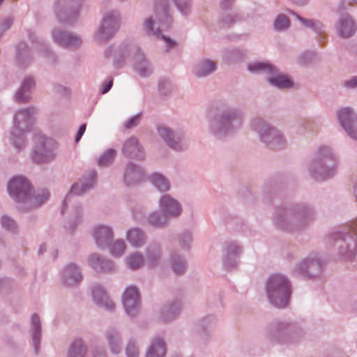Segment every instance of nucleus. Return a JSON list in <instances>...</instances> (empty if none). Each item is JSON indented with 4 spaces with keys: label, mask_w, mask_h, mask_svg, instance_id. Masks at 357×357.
Returning <instances> with one entry per match:
<instances>
[{
    "label": "nucleus",
    "mask_w": 357,
    "mask_h": 357,
    "mask_svg": "<svg viewBox=\"0 0 357 357\" xmlns=\"http://www.w3.org/2000/svg\"><path fill=\"white\" fill-rule=\"evenodd\" d=\"M30 190L29 183L22 176L13 178L8 185L10 195L17 201L24 202L30 199L31 204L34 206H38L49 199L50 194L47 191L43 192L42 195L34 198H29Z\"/></svg>",
    "instance_id": "2"
},
{
    "label": "nucleus",
    "mask_w": 357,
    "mask_h": 357,
    "mask_svg": "<svg viewBox=\"0 0 357 357\" xmlns=\"http://www.w3.org/2000/svg\"><path fill=\"white\" fill-rule=\"evenodd\" d=\"M248 69L251 72H258L261 70H266L269 73H272L273 71V68L271 65L268 63H255L250 64L248 66Z\"/></svg>",
    "instance_id": "24"
},
{
    "label": "nucleus",
    "mask_w": 357,
    "mask_h": 357,
    "mask_svg": "<svg viewBox=\"0 0 357 357\" xmlns=\"http://www.w3.org/2000/svg\"><path fill=\"white\" fill-rule=\"evenodd\" d=\"M128 239L134 246H139L144 243V236L139 229H131L128 232Z\"/></svg>",
    "instance_id": "17"
},
{
    "label": "nucleus",
    "mask_w": 357,
    "mask_h": 357,
    "mask_svg": "<svg viewBox=\"0 0 357 357\" xmlns=\"http://www.w3.org/2000/svg\"><path fill=\"white\" fill-rule=\"evenodd\" d=\"M269 82L272 85L280 88H289L291 87L293 85L291 80L287 77L282 75H279L275 77L270 78Z\"/></svg>",
    "instance_id": "15"
},
{
    "label": "nucleus",
    "mask_w": 357,
    "mask_h": 357,
    "mask_svg": "<svg viewBox=\"0 0 357 357\" xmlns=\"http://www.w3.org/2000/svg\"><path fill=\"white\" fill-rule=\"evenodd\" d=\"M118 24L116 15L112 13L105 17L101 29L97 35L98 39L100 40L108 39L117 29Z\"/></svg>",
    "instance_id": "4"
},
{
    "label": "nucleus",
    "mask_w": 357,
    "mask_h": 357,
    "mask_svg": "<svg viewBox=\"0 0 357 357\" xmlns=\"http://www.w3.org/2000/svg\"><path fill=\"white\" fill-rule=\"evenodd\" d=\"M351 112L349 108H344L340 111L338 114L339 120L342 126V127L345 129L347 133L353 138L357 139V133L356 132L351 131Z\"/></svg>",
    "instance_id": "8"
},
{
    "label": "nucleus",
    "mask_w": 357,
    "mask_h": 357,
    "mask_svg": "<svg viewBox=\"0 0 357 357\" xmlns=\"http://www.w3.org/2000/svg\"><path fill=\"white\" fill-rule=\"evenodd\" d=\"M153 22L151 19H148L146 21L145 25L147 30H151L153 28Z\"/></svg>",
    "instance_id": "43"
},
{
    "label": "nucleus",
    "mask_w": 357,
    "mask_h": 357,
    "mask_svg": "<svg viewBox=\"0 0 357 357\" xmlns=\"http://www.w3.org/2000/svg\"><path fill=\"white\" fill-rule=\"evenodd\" d=\"M107 339L112 351L114 354H118L121 350V347L119 344L117 334L115 332L110 333L107 335Z\"/></svg>",
    "instance_id": "21"
},
{
    "label": "nucleus",
    "mask_w": 357,
    "mask_h": 357,
    "mask_svg": "<svg viewBox=\"0 0 357 357\" xmlns=\"http://www.w3.org/2000/svg\"><path fill=\"white\" fill-rule=\"evenodd\" d=\"M28 115H29V110L25 109L23 111H20L18 113L16 114L15 116V130L20 129V125H19V120L21 117H26Z\"/></svg>",
    "instance_id": "31"
},
{
    "label": "nucleus",
    "mask_w": 357,
    "mask_h": 357,
    "mask_svg": "<svg viewBox=\"0 0 357 357\" xmlns=\"http://www.w3.org/2000/svg\"><path fill=\"white\" fill-rule=\"evenodd\" d=\"M3 1V0H0V4L2 3V1Z\"/></svg>",
    "instance_id": "46"
},
{
    "label": "nucleus",
    "mask_w": 357,
    "mask_h": 357,
    "mask_svg": "<svg viewBox=\"0 0 357 357\" xmlns=\"http://www.w3.org/2000/svg\"><path fill=\"white\" fill-rule=\"evenodd\" d=\"M85 130H86V124H83L80 126L78 132H77V136L75 137V142H78L79 141V139H81L82 136L83 135L84 132H85Z\"/></svg>",
    "instance_id": "37"
},
{
    "label": "nucleus",
    "mask_w": 357,
    "mask_h": 357,
    "mask_svg": "<svg viewBox=\"0 0 357 357\" xmlns=\"http://www.w3.org/2000/svg\"><path fill=\"white\" fill-rule=\"evenodd\" d=\"M215 68V63L211 61H206L203 63L202 69L197 73L199 76H205L212 73Z\"/></svg>",
    "instance_id": "26"
},
{
    "label": "nucleus",
    "mask_w": 357,
    "mask_h": 357,
    "mask_svg": "<svg viewBox=\"0 0 357 357\" xmlns=\"http://www.w3.org/2000/svg\"><path fill=\"white\" fill-rule=\"evenodd\" d=\"M126 249L123 241H116L112 246L111 252L114 256L122 255Z\"/></svg>",
    "instance_id": "28"
},
{
    "label": "nucleus",
    "mask_w": 357,
    "mask_h": 357,
    "mask_svg": "<svg viewBox=\"0 0 357 357\" xmlns=\"http://www.w3.org/2000/svg\"><path fill=\"white\" fill-rule=\"evenodd\" d=\"M93 235L97 245L100 248H104L110 241L112 233L110 228L105 226H99L95 229Z\"/></svg>",
    "instance_id": "7"
},
{
    "label": "nucleus",
    "mask_w": 357,
    "mask_h": 357,
    "mask_svg": "<svg viewBox=\"0 0 357 357\" xmlns=\"http://www.w3.org/2000/svg\"><path fill=\"white\" fill-rule=\"evenodd\" d=\"M165 353L164 342L160 339H157L151 345L146 357H164Z\"/></svg>",
    "instance_id": "12"
},
{
    "label": "nucleus",
    "mask_w": 357,
    "mask_h": 357,
    "mask_svg": "<svg viewBox=\"0 0 357 357\" xmlns=\"http://www.w3.org/2000/svg\"><path fill=\"white\" fill-rule=\"evenodd\" d=\"M266 294L272 305L278 307L287 306L291 294L287 278L280 274L271 275L266 282Z\"/></svg>",
    "instance_id": "1"
},
{
    "label": "nucleus",
    "mask_w": 357,
    "mask_h": 357,
    "mask_svg": "<svg viewBox=\"0 0 357 357\" xmlns=\"http://www.w3.org/2000/svg\"><path fill=\"white\" fill-rule=\"evenodd\" d=\"M54 38L63 46H73L79 44V40L68 33L61 31H55L53 33Z\"/></svg>",
    "instance_id": "10"
},
{
    "label": "nucleus",
    "mask_w": 357,
    "mask_h": 357,
    "mask_svg": "<svg viewBox=\"0 0 357 357\" xmlns=\"http://www.w3.org/2000/svg\"><path fill=\"white\" fill-rule=\"evenodd\" d=\"M33 84H34L33 80L32 79H31V78L26 79L23 82L21 89L20 90L19 92L17 93V94L15 96L16 100L22 101V102H25V101L28 100L29 96H26V95L24 96V93H26V91L31 86L33 85Z\"/></svg>",
    "instance_id": "19"
},
{
    "label": "nucleus",
    "mask_w": 357,
    "mask_h": 357,
    "mask_svg": "<svg viewBox=\"0 0 357 357\" xmlns=\"http://www.w3.org/2000/svg\"><path fill=\"white\" fill-rule=\"evenodd\" d=\"M42 249H43V248L41 247L40 249V252H43Z\"/></svg>",
    "instance_id": "45"
},
{
    "label": "nucleus",
    "mask_w": 357,
    "mask_h": 357,
    "mask_svg": "<svg viewBox=\"0 0 357 357\" xmlns=\"http://www.w3.org/2000/svg\"><path fill=\"white\" fill-rule=\"evenodd\" d=\"M289 25V19L284 15H280L275 22V27L278 30H282Z\"/></svg>",
    "instance_id": "29"
},
{
    "label": "nucleus",
    "mask_w": 357,
    "mask_h": 357,
    "mask_svg": "<svg viewBox=\"0 0 357 357\" xmlns=\"http://www.w3.org/2000/svg\"><path fill=\"white\" fill-rule=\"evenodd\" d=\"M112 84H113V80L112 79H109L106 83H105L102 86V93H107L111 87L112 86Z\"/></svg>",
    "instance_id": "36"
},
{
    "label": "nucleus",
    "mask_w": 357,
    "mask_h": 357,
    "mask_svg": "<svg viewBox=\"0 0 357 357\" xmlns=\"http://www.w3.org/2000/svg\"><path fill=\"white\" fill-rule=\"evenodd\" d=\"M91 264L94 268H98V265L100 263V266L101 268L105 269V266L102 265L103 263H105L102 260H101L97 256H91L90 259Z\"/></svg>",
    "instance_id": "35"
},
{
    "label": "nucleus",
    "mask_w": 357,
    "mask_h": 357,
    "mask_svg": "<svg viewBox=\"0 0 357 357\" xmlns=\"http://www.w3.org/2000/svg\"><path fill=\"white\" fill-rule=\"evenodd\" d=\"M160 207L163 213L162 218H159L157 213H152L149 217V222L155 227L164 225L167 220L168 216H178L181 211L179 203L169 195H166L161 197Z\"/></svg>",
    "instance_id": "3"
},
{
    "label": "nucleus",
    "mask_w": 357,
    "mask_h": 357,
    "mask_svg": "<svg viewBox=\"0 0 357 357\" xmlns=\"http://www.w3.org/2000/svg\"><path fill=\"white\" fill-rule=\"evenodd\" d=\"M151 182L160 191H167L169 188L168 181L160 174H154L152 176Z\"/></svg>",
    "instance_id": "18"
},
{
    "label": "nucleus",
    "mask_w": 357,
    "mask_h": 357,
    "mask_svg": "<svg viewBox=\"0 0 357 357\" xmlns=\"http://www.w3.org/2000/svg\"><path fill=\"white\" fill-rule=\"evenodd\" d=\"M142 256L135 254L131 255L127 259V264L132 269H136L139 268L143 264Z\"/></svg>",
    "instance_id": "22"
},
{
    "label": "nucleus",
    "mask_w": 357,
    "mask_h": 357,
    "mask_svg": "<svg viewBox=\"0 0 357 357\" xmlns=\"http://www.w3.org/2000/svg\"><path fill=\"white\" fill-rule=\"evenodd\" d=\"M114 151L109 150L106 151L99 159L98 164L100 166H107L109 165L114 158Z\"/></svg>",
    "instance_id": "25"
},
{
    "label": "nucleus",
    "mask_w": 357,
    "mask_h": 357,
    "mask_svg": "<svg viewBox=\"0 0 357 357\" xmlns=\"http://www.w3.org/2000/svg\"><path fill=\"white\" fill-rule=\"evenodd\" d=\"M298 19L301 21L304 24H305L306 26H314V23L312 21V20H306L303 18H301L300 17H297Z\"/></svg>",
    "instance_id": "39"
},
{
    "label": "nucleus",
    "mask_w": 357,
    "mask_h": 357,
    "mask_svg": "<svg viewBox=\"0 0 357 357\" xmlns=\"http://www.w3.org/2000/svg\"><path fill=\"white\" fill-rule=\"evenodd\" d=\"M92 295L94 301L98 305L105 306V310H112L114 308L113 302L108 298L104 289L100 287L96 286L93 289Z\"/></svg>",
    "instance_id": "6"
},
{
    "label": "nucleus",
    "mask_w": 357,
    "mask_h": 357,
    "mask_svg": "<svg viewBox=\"0 0 357 357\" xmlns=\"http://www.w3.org/2000/svg\"><path fill=\"white\" fill-rule=\"evenodd\" d=\"M123 304L128 312L137 309L139 305V295L136 287H129L125 290Z\"/></svg>",
    "instance_id": "5"
},
{
    "label": "nucleus",
    "mask_w": 357,
    "mask_h": 357,
    "mask_svg": "<svg viewBox=\"0 0 357 357\" xmlns=\"http://www.w3.org/2000/svg\"><path fill=\"white\" fill-rule=\"evenodd\" d=\"M1 223H2V225L8 229L12 230V229H15V224L14 221L8 217H6V216L2 217Z\"/></svg>",
    "instance_id": "33"
},
{
    "label": "nucleus",
    "mask_w": 357,
    "mask_h": 357,
    "mask_svg": "<svg viewBox=\"0 0 357 357\" xmlns=\"http://www.w3.org/2000/svg\"><path fill=\"white\" fill-rule=\"evenodd\" d=\"M173 270L176 274H181L185 268V264L182 261H174L173 264Z\"/></svg>",
    "instance_id": "34"
},
{
    "label": "nucleus",
    "mask_w": 357,
    "mask_h": 357,
    "mask_svg": "<svg viewBox=\"0 0 357 357\" xmlns=\"http://www.w3.org/2000/svg\"><path fill=\"white\" fill-rule=\"evenodd\" d=\"M50 144V141L45 139L44 141V144H43L41 147H38L36 151H34L32 155V158L35 162L42 163L47 161L52 157L51 151L46 147V146Z\"/></svg>",
    "instance_id": "9"
},
{
    "label": "nucleus",
    "mask_w": 357,
    "mask_h": 357,
    "mask_svg": "<svg viewBox=\"0 0 357 357\" xmlns=\"http://www.w3.org/2000/svg\"><path fill=\"white\" fill-rule=\"evenodd\" d=\"M158 132L160 135L165 139V140L170 146L175 148V146L171 143V139L169 137L172 135V133L168 128L165 127H161L158 129Z\"/></svg>",
    "instance_id": "30"
},
{
    "label": "nucleus",
    "mask_w": 357,
    "mask_h": 357,
    "mask_svg": "<svg viewBox=\"0 0 357 357\" xmlns=\"http://www.w3.org/2000/svg\"><path fill=\"white\" fill-rule=\"evenodd\" d=\"M354 31V23L350 17H346L344 20H341L339 27V33L342 37H350Z\"/></svg>",
    "instance_id": "13"
},
{
    "label": "nucleus",
    "mask_w": 357,
    "mask_h": 357,
    "mask_svg": "<svg viewBox=\"0 0 357 357\" xmlns=\"http://www.w3.org/2000/svg\"><path fill=\"white\" fill-rule=\"evenodd\" d=\"M86 348L81 340H75L73 342L68 357H85Z\"/></svg>",
    "instance_id": "14"
},
{
    "label": "nucleus",
    "mask_w": 357,
    "mask_h": 357,
    "mask_svg": "<svg viewBox=\"0 0 357 357\" xmlns=\"http://www.w3.org/2000/svg\"><path fill=\"white\" fill-rule=\"evenodd\" d=\"M351 231L354 234L357 236V219L354 222L351 226Z\"/></svg>",
    "instance_id": "44"
},
{
    "label": "nucleus",
    "mask_w": 357,
    "mask_h": 357,
    "mask_svg": "<svg viewBox=\"0 0 357 357\" xmlns=\"http://www.w3.org/2000/svg\"><path fill=\"white\" fill-rule=\"evenodd\" d=\"M32 324L34 328V333L33 334V344L35 345L36 349L37 350L38 347V341L40 337L39 335V329H40V320L36 314H34L32 317Z\"/></svg>",
    "instance_id": "23"
},
{
    "label": "nucleus",
    "mask_w": 357,
    "mask_h": 357,
    "mask_svg": "<svg viewBox=\"0 0 357 357\" xmlns=\"http://www.w3.org/2000/svg\"><path fill=\"white\" fill-rule=\"evenodd\" d=\"M177 5L178 8L181 10L182 12H183V6H187L189 0H174Z\"/></svg>",
    "instance_id": "38"
},
{
    "label": "nucleus",
    "mask_w": 357,
    "mask_h": 357,
    "mask_svg": "<svg viewBox=\"0 0 357 357\" xmlns=\"http://www.w3.org/2000/svg\"><path fill=\"white\" fill-rule=\"evenodd\" d=\"M66 282L68 285H73L82 280V275L76 266L70 264L64 271Z\"/></svg>",
    "instance_id": "11"
},
{
    "label": "nucleus",
    "mask_w": 357,
    "mask_h": 357,
    "mask_svg": "<svg viewBox=\"0 0 357 357\" xmlns=\"http://www.w3.org/2000/svg\"><path fill=\"white\" fill-rule=\"evenodd\" d=\"M139 169L133 166H130L128 167L126 174L125 178L128 183H132V180L137 178L138 175L139 174Z\"/></svg>",
    "instance_id": "27"
},
{
    "label": "nucleus",
    "mask_w": 357,
    "mask_h": 357,
    "mask_svg": "<svg viewBox=\"0 0 357 357\" xmlns=\"http://www.w3.org/2000/svg\"><path fill=\"white\" fill-rule=\"evenodd\" d=\"M123 152L127 155H137L140 152V147L135 138H131L126 142L123 146Z\"/></svg>",
    "instance_id": "16"
},
{
    "label": "nucleus",
    "mask_w": 357,
    "mask_h": 357,
    "mask_svg": "<svg viewBox=\"0 0 357 357\" xmlns=\"http://www.w3.org/2000/svg\"><path fill=\"white\" fill-rule=\"evenodd\" d=\"M93 181H91L89 185L82 184H82H79V183L75 184L72 187L70 193L69 195L67 196L65 202H66V200L70 198L71 195H81L83 192H84L85 191H86L87 190H89V188H91L93 186Z\"/></svg>",
    "instance_id": "20"
},
{
    "label": "nucleus",
    "mask_w": 357,
    "mask_h": 357,
    "mask_svg": "<svg viewBox=\"0 0 357 357\" xmlns=\"http://www.w3.org/2000/svg\"><path fill=\"white\" fill-rule=\"evenodd\" d=\"M139 120V117L138 116H135L134 118H132L128 123V125H127V127L128 128H130L131 126L135 125L137 123V122Z\"/></svg>",
    "instance_id": "42"
},
{
    "label": "nucleus",
    "mask_w": 357,
    "mask_h": 357,
    "mask_svg": "<svg viewBox=\"0 0 357 357\" xmlns=\"http://www.w3.org/2000/svg\"><path fill=\"white\" fill-rule=\"evenodd\" d=\"M162 38L166 42L168 47H172L176 45V43L174 41H172V40L165 36H162Z\"/></svg>",
    "instance_id": "40"
},
{
    "label": "nucleus",
    "mask_w": 357,
    "mask_h": 357,
    "mask_svg": "<svg viewBox=\"0 0 357 357\" xmlns=\"http://www.w3.org/2000/svg\"><path fill=\"white\" fill-rule=\"evenodd\" d=\"M346 85L352 87L357 86V77H355L351 80L348 81L346 83Z\"/></svg>",
    "instance_id": "41"
},
{
    "label": "nucleus",
    "mask_w": 357,
    "mask_h": 357,
    "mask_svg": "<svg viewBox=\"0 0 357 357\" xmlns=\"http://www.w3.org/2000/svg\"><path fill=\"white\" fill-rule=\"evenodd\" d=\"M126 354L128 357H137L139 355L138 350L133 343H129L127 349Z\"/></svg>",
    "instance_id": "32"
}]
</instances>
